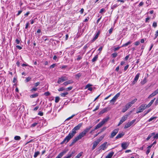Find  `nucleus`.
<instances>
[{
  "label": "nucleus",
  "mask_w": 158,
  "mask_h": 158,
  "mask_svg": "<svg viewBox=\"0 0 158 158\" xmlns=\"http://www.w3.org/2000/svg\"><path fill=\"white\" fill-rule=\"evenodd\" d=\"M82 123H80L77 126H75L70 132L69 135L65 138L64 140L60 143L61 144L64 143H66L68 142L77 133L76 131L79 130L81 127Z\"/></svg>",
  "instance_id": "obj_1"
},
{
  "label": "nucleus",
  "mask_w": 158,
  "mask_h": 158,
  "mask_svg": "<svg viewBox=\"0 0 158 158\" xmlns=\"http://www.w3.org/2000/svg\"><path fill=\"white\" fill-rule=\"evenodd\" d=\"M92 127V126H89L88 127L86 128L84 131L80 133L78 135V136L81 139L82 137H83L88 132H89Z\"/></svg>",
  "instance_id": "obj_2"
},
{
  "label": "nucleus",
  "mask_w": 158,
  "mask_h": 158,
  "mask_svg": "<svg viewBox=\"0 0 158 158\" xmlns=\"http://www.w3.org/2000/svg\"><path fill=\"white\" fill-rule=\"evenodd\" d=\"M107 142H106L102 144L98 149V150L96 151L97 154H99L101 152V150H104L106 148V145L107 144Z\"/></svg>",
  "instance_id": "obj_3"
},
{
  "label": "nucleus",
  "mask_w": 158,
  "mask_h": 158,
  "mask_svg": "<svg viewBox=\"0 0 158 158\" xmlns=\"http://www.w3.org/2000/svg\"><path fill=\"white\" fill-rule=\"evenodd\" d=\"M68 151V149H65L62 152L60 153L56 158H61Z\"/></svg>",
  "instance_id": "obj_4"
},
{
  "label": "nucleus",
  "mask_w": 158,
  "mask_h": 158,
  "mask_svg": "<svg viewBox=\"0 0 158 158\" xmlns=\"http://www.w3.org/2000/svg\"><path fill=\"white\" fill-rule=\"evenodd\" d=\"M146 108H147V107L145 105L142 104L139 107V110L137 111L136 113H138L142 112Z\"/></svg>",
  "instance_id": "obj_5"
},
{
  "label": "nucleus",
  "mask_w": 158,
  "mask_h": 158,
  "mask_svg": "<svg viewBox=\"0 0 158 158\" xmlns=\"http://www.w3.org/2000/svg\"><path fill=\"white\" fill-rule=\"evenodd\" d=\"M67 78L66 77L62 76L61 77L58 78L57 83L58 84H60L61 83L67 80Z\"/></svg>",
  "instance_id": "obj_6"
},
{
  "label": "nucleus",
  "mask_w": 158,
  "mask_h": 158,
  "mask_svg": "<svg viewBox=\"0 0 158 158\" xmlns=\"http://www.w3.org/2000/svg\"><path fill=\"white\" fill-rule=\"evenodd\" d=\"M128 117V115H125L123 116L120 120V122L119 123H118V126H120L121 124H122L127 119V117Z\"/></svg>",
  "instance_id": "obj_7"
},
{
  "label": "nucleus",
  "mask_w": 158,
  "mask_h": 158,
  "mask_svg": "<svg viewBox=\"0 0 158 158\" xmlns=\"http://www.w3.org/2000/svg\"><path fill=\"white\" fill-rule=\"evenodd\" d=\"M81 139V138L78 136V135L75 137L73 140L72 142L69 145V146L71 147L77 141Z\"/></svg>",
  "instance_id": "obj_8"
},
{
  "label": "nucleus",
  "mask_w": 158,
  "mask_h": 158,
  "mask_svg": "<svg viewBox=\"0 0 158 158\" xmlns=\"http://www.w3.org/2000/svg\"><path fill=\"white\" fill-rule=\"evenodd\" d=\"M120 94L119 93H117L110 101V102H113L114 103L116 101L118 97L120 96Z\"/></svg>",
  "instance_id": "obj_9"
},
{
  "label": "nucleus",
  "mask_w": 158,
  "mask_h": 158,
  "mask_svg": "<svg viewBox=\"0 0 158 158\" xmlns=\"http://www.w3.org/2000/svg\"><path fill=\"white\" fill-rule=\"evenodd\" d=\"M140 75V74L139 73H138L136 74L135 77L134 81L132 82V84L133 85H134L136 83L138 79H139Z\"/></svg>",
  "instance_id": "obj_10"
},
{
  "label": "nucleus",
  "mask_w": 158,
  "mask_h": 158,
  "mask_svg": "<svg viewBox=\"0 0 158 158\" xmlns=\"http://www.w3.org/2000/svg\"><path fill=\"white\" fill-rule=\"evenodd\" d=\"M118 131V129H114L111 133V135L110 136V138H113L117 133Z\"/></svg>",
  "instance_id": "obj_11"
},
{
  "label": "nucleus",
  "mask_w": 158,
  "mask_h": 158,
  "mask_svg": "<svg viewBox=\"0 0 158 158\" xmlns=\"http://www.w3.org/2000/svg\"><path fill=\"white\" fill-rule=\"evenodd\" d=\"M75 152V151H73L72 152H69L68 153L67 156H65L63 158H70L73 155Z\"/></svg>",
  "instance_id": "obj_12"
},
{
  "label": "nucleus",
  "mask_w": 158,
  "mask_h": 158,
  "mask_svg": "<svg viewBox=\"0 0 158 158\" xmlns=\"http://www.w3.org/2000/svg\"><path fill=\"white\" fill-rule=\"evenodd\" d=\"M73 83V80H70L64 82V83H63L62 85H63L66 86L69 84H72Z\"/></svg>",
  "instance_id": "obj_13"
},
{
  "label": "nucleus",
  "mask_w": 158,
  "mask_h": 158,
  "mask_svg": "<svg viewBox=\"0 0 158 158\" xmlns=\"http://www.w3.org/2000/svg\"><path fill=\"white\" fill-rule=\"evenodd\" d=\"M128 145L129 144L126 142L122 143L121 144V147L123 149H126L127 148Z\"/></svg>",
  "instance_id": "obj_14"
},
{
  "label": "nucleus",
  "mask_w": 158,
  "mask_h": 158,
  "mask_svg": "<svg viewBox=\"0 0 158 158\" xmlns=\"http://www.w3.org/2000/svg\"><path fill=\"white\" fill-rule=\"evenodd\" d=\"M103 125V123L101 122H100L94 128V130H96L102 127V126Z\"/></svg>",
  "instance_id": "obj_15"
},
{
  "label": "nucleus",
  "mask_w": 158,
  "mask_h": 158,
  "mask_svg": "<svg viewBox=\"0 0 158 158\" xmlns=\"http://www.w3.org/2000/svg\"><path fill=\"white\" fill-rule=\"evenodd\" d=\"M99 32H98L95 35V36L94 37L93 39H92V40H91V41L92 42H94V41L98 38L99 35Z\"/></svg>",
  "instance_id": "obj_16"
},
{
  "label": "nucleus",
  "mask_w": 158,
  "mask_h": 158,
  "mask_svg": "<svg viewBox=\"0 0 158 158\" xmlns=\"http://www.w3.org/2000/svg\"><path fill=\"white\" fill-rule=\"evenodd\" d=\"M155 98H154L153 99L151 100L150 102L146 106L147 108H148L150 107L153 104V102H154L155 100Z\"/></svg>",
  "instance_id": "obj_17"
},
{
  "label": "nucleus",
  "mask_w": 158,
  "mask_h": 158,
  "mask_svg": "<svg viewBox=\"0 0 158 158\" xmlns=\"http://www.w3.org/2000/svg\"><path fill=\"white\" fill-rule=\"evenodd\" d=\"M98 144V142L96 141H95L93 143V146L92 148V150H94Z\"/></svg>",
  "instance_id": "obj_18"
},
{
  "label": "nucleus",
  "mask_w": 158,
  "mask_h": 158,
  "mask_svg": "<svg viewBox=\"0 0 158 158\" xmlns=\"http://www.w3.org/2000/svg\"><path fill=\"white\" fill-rule=\"evenodd\" d=\"M155 135V133L153 132L149 135L148 137L147 138L146 140L147 141L152 136H154Z\"/></svg>",
  "instance_id": "obj_19"
},
{
  "label": "nucleus",
  "mask_w": 158,
  "mask_h": 158,
  "mask_svg": "<svg viewBox=\"0 0 158 158\" xmlns=\"http://www.w3.org/2000/svg\"><path fill=\"white\" fill-rule=\"evenodd\" d=\"M124 135L123 133H122L118 134L116 137V139H118L122 137Z\"/></svg>",
  "instance_id": "obj_20"
},
{
  "label": "nucleus",
  "mask_w": 158,
  "mask_h": 158,
  "mask_svg": "<svg viewBox=\"0 0 158 158\" xmlns=\"http://www.w3.org/2000/svg\"><path fill=\"white\" fill-rule=\"evenodd\" d=\"M114 152H112L109 153L108 155L105 158H111Z\"/></svg>",
  "instance_id": "obj_21"
},
{
  "label": "nucleus",
  "mask_w": 158,
  "mask_h": 158,
  "mask_svg": "<svg viewBox=\"0 0 158 158\" xmlns=\"http://www.w3.org/2000/svg\"><path fill=\"white\" fill-rule=\"evenodd\" d=\"M105 135V134H104L103 135H102L96 141L98 142V143H99V142H100L103 139V138H104Z\"/></svg>",
  "instance_id": "obj_22"
},
{
  "label": "nucleus",
  "mask_w": 158,
  "mask_h": 158,
  "mask_svg": "<svg viewBox=\"0 0 158 158\" xmlns=\"http://www.w3.org/2000/svg\"><path fill=\"white\" fill-rule=\"evenodd\" d=\"M107 111V108H104L103 110H101L99 113V115L102 114H103L104 113L106 112Z\"/></svg>",
  "instance_id": "obj_23"
},
{
  "label": "nucleus",
  "mask_w": 158,
  "mask_h": 158,
  "mask_svg": "<svg viewBox=\"0 0 158 158\" xmlns=\"http://www.w3.org/2000/svg\"><path fill=\"white\" fill-rule=\"evenodd\" d=\"M131 125L129 122L127 123L125 126L124 128H127L130 127Z\"/></svg>",
  "instance_id": "obj_24"
},
{
  "label": "nucleus",
  "mask_w": 158,
  "mask_h": 158,
  "mask_svg": "<svg viewBox=\"0 0 158 158\" xmlns=\"http://www.w3.org/2000/svg\"><path fill=\"white\" fill-rule=\"evenodd\" d=\"M98 57V55H96L94 58L92 59V62H94L96 61Z\"/></svg>",
  "instance_id": "obj_25"
},
{
  "label": "nucleus",
  "mask_w": 158,
  "mask_h": 158,
  "mask_svg": "<svg viewBox=\"0 0 158 158\" xmlns=\"http://www.w3.org/2000/svg\"><path fill=\"white\" fill-rule=\"evenodd\" d=\"M38 94L37 93H35V94H32L30 96V97L31 98H35L37 97Z\"/></svg>",
  "instance_id": "obj_26"
},
{
  "label": "nucleus",
  "mask_w": 158,
  "mask_h": 158,
  "mask_svg": "<svg viewBox=\"0 0 158 158\" xmlns=\"http://www.w3.org/2000/svg\"><path fill=\"white\" fill-rule=\"evenodd\" d=\"M132 43L131 41H130L128 42L127 43H125V44H123V45H122V47H126L128 45L130 44H131V43Z\"/></svg>",
  "instance_id": "obj_27"
},
{
  "label": "nucleus",
  "mask_w": 158,
  "mask_h": 158,
  "mask_svg": "<svg viewBox=\"0 0 158 158\" xmlns=\"http://www.w3.org/2000/svg\"><path fill=\"white\" fill-rule=\"evenodd\" d=\"M109 118H107L104 119H103L101 122L104 124L106 122L109 120Z\"/></svg>",
  "instance_id": "obj_28"
},
{
  "label": "nucleus",
  "mask_w": 158,
  "mask_h": 158,
  "mask_svg": "<svg viewBox=\"0 0 158 158\" xmlns=\"http://www.w3.org/2000/svg\"><path fill=\"white\" fill-rule=\"evenodd\" d=\"M21 139V137L19 136H16L14 137V139L16 140H19Z\"/></svg>",
  "instance_id": "obj_29"
},
{
  "label": "nucleus",
  "mask_w": 158,
  "mask_h": 158,
  "mask_svg": "<svg viewBox=\"0 0 158 158\" xmlns=\"http://www.w3.org/2000/svg\"><path fill=\"white\" fill-rule=\"evenodd\" d=\"M132 106V105L129 102L125 105V106L128 109Z\"/></svg>",
  "instance_id": "obj_30"
},
{
  "label": "nucleus",
  "mask_w": 158,
  "mask_h": 158,
  "mask_svg": "<svg viewBox=\"0 0 158 158\" xmlns=\"http://www.w3.org/2000/svg\"><path fill=\"white\" fill-rule=\"evenodd\" d=\"M82 153L83 152H80L75 157V158H79L82 156Z\"/></svg>",
  "instance_id": "obj_31"
},
{
  "label": "nucleus",
  "mask_w": 158,
  "mask_h": 158,
  "mask_svg": "<svg viewBox=\"0 0 158 158\" xmlns=\"http://www.w3.org/2000/svg\"><path fill=\"white\" fill-rule=\"evenodd\" d=\"M118 6V5L117 4H115L111 6V9H114V8L117 7Z\"/></svg>",
  "instance_id": "obj_32"
},
{
  "label": "nucleus",
  "mask_w": 158,
  "mask_h": 158,
  "mask_svg": "<svg viewBox=\"0 0 158 158\" xmlns=\"http://www.w3.org/2000/svg\"><path fill=\"white\" fill-rule=\"evenodd\" d=\"M81 74L80 73H78L75 75V78L77 79L79 78L81 76Z\"/></svg>",
  "instance_id": "obj_33"
},
{
  "label": "nucleus",
  "mask_w": 158,
  "mask_h": 158,
  "mask_svg": "<svg viewBox=\"0 0 158 158\" xmlns=\"http://www.w3.org/2000/svg\"><path fill=\"white\" fill-rule=\"evenodd\" d=\"M40 154V152L38 151L35 152V154L34 155V157L35 158H36L37 157V156L39 155Z\"/></svg>",
  "instance_id": "obj_34"
},
{
  "label": "nucleus",
  "mask_w": 158,
  "mask_h": 158,
  "mask_svg": "<svg viewBox=\"0 0 158 158\" xmlns=\"http://www.w3.org/2000/svg\"><path fill=\"white\" fill-rule=\"evenodd\" d=\"M128 109L125 106V107L123 108L122 111L123 113H124Z\"/></svg>",
  "instance_id": "obj_35"
},
{
  "label": "nucleus",
  "mask_w": 158,
  "mask_h": 158,
  "mask_svg": "<svg viewBox=\"0 0 158 158\" xmlns=\"http://www.w3.org/2000/svg\"><path fill=\"white\" fill-rule=\"evenodd\" d=\"M137 101V99L136 98H135L134 100H132L131 102H129L132 105L134 104L136 101Z\"/></svg>",
  "instance_id": "obj_36"
},
{
  "label": "nucleus",
  "mask_w": 158,
  "mask_h": 158,
  "mask_svg": "<svg viewBox=\"0 0 158 158\" xmlns=\"http://www.w3.org/2000/svg\"><path fill=\"white\" fill-rule=\"evenodd\" d=\"M60 98L59 97H56L55 99V102L56 103H57L59 102L60 100Z\"/></svg>",
  "instance_id": "obj_37"
},
{
  "label": "nucleus",
  "mask_w": 158,
  "mask_h": 158,
  "mask_svg": "<svg viewBox=\"0 0 158 158\" xmlns=\"http://www.w3.org/2000/svg\"><path fill=\"white\" fill-rule=\"evenodd\" d=\"M68 94V93L67 92H66L62 93L60 94V95L61 97H64Z\"/></svg>",
  "instance_id": "obj_38"
},
{
  "label": "nucleus",
  "mask_w": 158,
  "mask_h": 158,
  "mask_svg": "<svg viewBox=\"0 0 158 158\" xmlns=\"http://www.w3.org/2000/svg\"><path fill=\"white\" fill-rule=\"evenodd\" d=\"M118 54L116 53H114L111 54L113 58H115L117 56Z\"/></svg>",
  "instance_id": "obj_39"
},
{
  "label": "nucleus",
  "mask_w": 158,
  "mask_h": 158,
  "mask_svg": "<svg viewBox=\"0 0 158 158\" xmlns=\"http://www.w3.org/2000/svg\"><path fill=\"white\" fill-rule=\"evenodd\" d=\"M146 82V79L145 78L141 82V84L142 85H143Z\"/></svg>",
  "instance_id": "obj_40"
},
{
  "label": "nucleus",
  "mask_w": 158,
  "mask_h": 158,
  "mask_svg": "<svg viewBox=\"0 0 158 158\" xmlns=\"http://www.w3.org/2000/svg\"><path fill=\"white\" fill-rule=\"evenodd\" d=\"M105 11H106V10H105V9H104V8H102L99 11V13H102L103 12H105Z\"/></svg>",
  "instance_id": "obj_41"
},
{
  "label": "nucleus",
  "mask_w": 158,
  "mask_h": 158,
  "mask_svg": "<svg viewBox=\"0 0 158 158\" xmlns=\"http://www.w3.org/2000/svg\"><path fill=\"white\" fill-rule=\"evenodd\" d=\"M99 106H100V105L99 104L98 106H97L96 107V108L94 110H93V111L94 112V111H95L96 110H98L99 108Z\"/></svg>",
  "instance_id": "obj_42"
},
{
  "label": "nucleus",
  "mask_w": 158,
  "mask_h": 158,
  "mask_svg": "<svg viewBox=\"0 0 158 158\" xmlns=\"http://www.w3.org/2000/svg\"><path fill=\"white\" fill-rule=\"evenodd\" d=\"M152 93L155 96L157 94H158V89H157L156 90Z\"/></svg>",
  "instance_id": "obj_43"
},
{
  "label": "nucleus",
  "mask_w": 158,
  "mask_h": 158,
  "mask_svg": "<svg viewBox=\"0 0 158 158\" xmlns=\"http://www.w3.org/2000/svg\"><path fill=\"white\" fill-rule=\"evenodd\" d=\"M152 93L155 96L157 94H158V89H157L156 90Z\"/></svg>",
  "instance_id": "obj_44"
},
{
  "label": "nucleus",
  "mask_w": 158,
  "mask_h": 158,
  "mask_svg": "<svg viewBox=\"0 0 158 158\" xmlns=\"http://www.w3.org/2000/svg\"><path fill=\"white\" fill-rule=\"evenodd\" d=\"M38 124V123H35L32 124L31 125V127H34L35 126Z\"/></svg>",
  "instance_id": "obj_45"
},
{
  "label": "nucleus",
  "mask_w": 158,
  "mask_h": 158,
  "mask_svg": "<svg viewBox=\"0 0 158 158\" xmlns=\"http://www.w3.org/2000/svg\"><path fill=\"white\" fill-rule=\"evenodd\" d=\"M156 117H153L151 118H150L148 120L149 122H151L152 121V120L156 119Z\"/></svg>",
  "instance_id": "obj_46"
},
{
  "label": "nucleus",
  "mask_w": 158,
  "mask_h": 158,
  "mask_svg": "<svg viewBox=\"0 0 158 158\" xmlns=\"http://www.w3.org/2000/svg\"><path fill=\"white\" fill-rule=\"evenodd\" d=\"M75 115V114L72 115L71 116H70V117H69L68 118L66 119V120H69L70 119H71Z\"/></svg>",
  "instance_id": "obj_47"
},
{
  "label": "nucleus",
  "mask_w": 158,
  "mask_h": 158,
  "mask_svg": "<svg viewBox=\"0 0 158 158\" xmlns=\"http://www.w3.org/2000/svg\"><path fill=\"white\" fill-rule=\"evenodd\" d=\"M56 65V63L53 64L50 66V68H53Z\"/></svg>",
  "instance_id": "obj_48"
},
{
  "label": "nucleus",
  "mask_w": 158,
  "mask_h": 158,
  "mask_svg": "<svg viewBox=\"0 0 158 158\" xmlns=\"http://www.w3.org/2000/svg\"><path fill=\"white\" fill-rule=\"evenodd\" d=\"M106 129V127H103L101 129V131L100 132L101 133H102V132H103L104 131H105Z\"/></svg>",
  "instance_id": "obj_49"
},
{
  "label": "nucleus",
  "mask_w": 158,
  "mask_h": 158,
  "mask_svg": "<svg viewBox=\"0 0 158 158\" xmlns=\"http://www.w3.org/2000/svg\"><path fill=\"white\" fill-rule=\"evenodd\" d=\"M64 90V88L63 87H61L58 89V90L59 91H63Z\"/></svg>",
  "instance_id": "obj_50"
},
{
  "label": "nucleus",
  "mask_w": 158,
  "mask_h": 158,
  "mask_svg": "<svg viewBox=\"0 0 158 158\" xmlns=\"http://www.w3.org/2000/svg\"><path fill=\"white\" fill-rule=\"evenodd\" d=\"M37 90V88H32L31 90V91L33 92V91H36Z\"/></svg>",
  "instance_id": "obj_51"
},
{
  "label": "nucleus",
  "mask_w": 158,
  "mask_h": 158,
  "mask_svg": "<svg viewBox=\"0 0 158 158\" xmlns=\"http://www.w3.org/2000/svg\"><path fill=\"white\" fill-rule=\"evenodd\" d=\"M92 85L90 84H88L86 85L85 87V88H88L89 87H90Z\"/></svg>",
  "instance_id": "obj_52"
},
{
  "label": "nucleus",
  "mask_w": 158,
  "mask_h": 158,
  "mask_svg": "<svg viewBox=\"0 0 158 158\" xmlns=\"http://www.w3.org/2000/svg\"><path fill=\"white\" fill-rule=\"evenodd\" d=\"M153 138L154 139H157L158 138V134H156L154 136H153Z\"/></svg>",
  "instance_id": "obj_53"
},
{
  "label": "nucleus",
  "mask_w": 158,
  "mask_h": 158,
  "mask_svg": "<svg viewBox=\"0 0 158 158\" xmlns=\"http://www.w3.org/2000/svg\"><path fill=\"white\" fill-rule=\"evenodd\" d=\"M82 58V57L81 56H77V60H79L81 59Z\"/></svg>",
  "instance_id": "obj_54"
},
{
  "label": "nucleus",
  "mask_w": 158,
  "mask_h": 158,
  "mask_svg": "<svg viewBox=\"0 0 158 158\" xmlns=\"http://www.w3.org/2000/svg\"><path fill=\"white\" fill-rule=\"evenodd\" d=\"M152 26L154 27H156L157 26V23L155 22H153Z\"/></svg>",
  "instance_id": "obj_55"
},
{
  "label": "nucleus",
  "mask_w": 158,
  "mask_h": 158,
  "mask_svg": "<svg viewBox=\"0 0 158 158\" xmlns=\"http://www.w3.org/2000/svg\"><path fill=\"white\" fill-rule=\"evenodd\" d=\"M44 95L46 96H48L50 95V93L49 92H46L44 93Z\"/></svg>",
  "instance_id": "obj_56"
},
{
  "label": "nucleus",
  "mask_w": 158,
  "mask_h": 158,
  "mask_svg": "<svg viewBox=\"0 0 158 158\" xmlns=\"http://www.w3.org/2000/svg\"><path fill=\"white\" fill-rule=\"evenodd\" d=\"M158 36V30H157L156 32V33L155 34V39L156 38H157V37Z\"/></svg>",
  "instance_id": "obj_57"
},
{
  "label": "nucleus",
  "mask_w": 158,
  "mask_h": 158,
  "mask_svg": "<svg viewBox=\"0 0 158 158\" xmlns=\"http://www.w3.org/2000/svg\"><path fill=\"white\" fill-rule=\"evenodd\" d=\"M139 44H140L139 42V41H137L135 43V45L136 46H138Z\"/></svg>",
  "instance_id": "obj_58"
},
{
  "label": "nucleus",
  "mask_w": 158,
  "mask_h": 158,
  "mask_svg": "<svg viewBox=\"0 0 158 158\" xmlns=\"http://www.w3.org/2000/svg\"><path fill=\"white\" fill-rule=\"evenodd\" d=\"M154 96H155V95H154L152 93L148 96V98H150Z\"/></svg>",
  "instance_id": "obj_59"
},
{
  "label": "nucleus",
  "mask_w": 158,
  "mask_h": 158,
  "mask_svg": "<svg viewBox=\"0 0 158 158\" xmlns=\"http://www.w3.org/2000/svg\"><path fill=\"white\" fill-rule=\"evenodd\" d=\"M154 96H155V95H154L152 93L148 96V98H150Z\"/></svg>",
  "instance_id": "obj_60"
},
{
  "label": "nucleus",
  "mask_w": 158,
  "mask_h": 158,
  "mask_svg": "<svg viewBox=\"0 0 158 158\" xmlns=\"http://www.w3.org/2000/svg\"><path fill=\"white\" fill-rule=\"evenodd\" d=\"M129 56H130L129 54L126 56L125 58V60H128V58H129Z\"/></svg>",
  "instance_id": "obj_61"
},
{
  "label": "nucleus",
  "mask_w": 158,
  "mask_h": 158,
  "mask_svg": "<svg viewBox=\"0 0 158 158\" xmlns=\"http://www.w3.org/2000/svg\"><path fill=\"white\" fill-rule=\"evenodd\" d=\"M31 79V78L30 77H27L26 79V82H28Z\"/></svg>",
  "instance_id": "obj_62"
},
{
  "label": "nucleus",
  "mask_w": 158,
  "mask_h": 158,
  "mask_svg": "<svg viewBox=\"0 0 158 158\" xmlns=\"http://www.w3.org/2000/svg\"><path fill=\"white\" fill-rule=\"evenodd\" d=\"M129 65H127L125 67H124V70L125 71H126L127 69L128 68V67H129Z\"/></svg>",
  "instance_id": "obj_63"
},
{
  "label": "nucleus",
  "mask_w": 158,
  "mask_h": 158,
  "mask_svg": "<svg viewBox=\"0 0 158 158\" xmlns=\"http://www.w3.org/2000/svg\"><path fill=\"white\" fill-rule=\"evenodd\" d=\"M155 105H157L158 104V98L155 101Z\"/></svg>",
  "instance_id": "obj_64"
}]
</instances>
